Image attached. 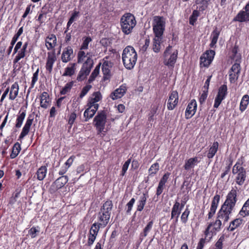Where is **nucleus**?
I'll return each mask as SVG.
<instances>
[{
    "mask_svg": "<svg viewBox=\"0 0 249 249\" xmlns=\"http://www.w3.org/2000/svg\"><path fill=\"white\" fill-rule=\"evenodd\" d=\"M237 200V191L235 189H232L228 193L226 200L217 213V218L223 220L224 224L229 220L230 215L235 207Z\"/></svg>",
    "mask_w": 249,
    "mask_h": 249,
    "instance_id": "1",
    "label": "nucleus"
},
{
    "mask_svg": "<svg viewBox=\"0 0 249 249\" xmlns=\"http://www.w3.org/2000/svg\"><path fill=\"white\" fill-rule=\"evenodd\" d=\"M136 24L135 18L133 15L130 13L124 14L121 18V29L124 35H128L131 33Z\"/></svg>",
    "mask_w": 249,
    "mask_h": 249,
    "instance_id": "2",
    "label": "nucleus"
},
{
    "mask_svg": "<svg viewBox=\"0 0 249 249\" xmlns=\"http://www.w3.org/2000/svg\"><path fill=\"white\" fill-rule=\"evenodd\" d=\"M165 19L163 17L156 16L153 18V30L156 37H162L165 28Z\"/></svg>",
    "mask_w": 249,
    "mask_h": 249,
    "instance_id": "3",
    "label": "nucleus"
},
{
    "mask_svg": "<svg viewBox=\"0 0 249 249\" xmlns=\"http://www.w3.org/2000/svg\"><path fill=\"white\" fill-rule=\"evenodd\" d=\"M106 122L107 115L106 112L104 110L98 111L93 119L94 124L98 134L104 132Z\"/></svg>",
    "mask_w": 249,
    "mask_h": 249,
    "instance_id": "4",
    "label": "nucleus"
},
{
    "mask_svg": "<svg viewBox=\"0 0 249 249\" xmlns=\"http://www.w3.org/2000/svg\"><path fill=\"white\" fill-rule=\"evenodd\" d=\"M122 59L123 62H136L137 54L132 46H127L124 49Z\"/></svg>",
    "mask_w": 249,
    "mask_h": 249,
    "instance_id": "5",
    "label": "nucleus"
},
{
    "mask_svg": "<svg viewBox=\"0 0 249 249\" xmlns=\"http://www.w3.org/2000/svg\"><path fill=\"white\" fill-rule=\"evenodd\" d=\"M227 90L228 89L226 85L223 84L219 87L217 94L214 100L213 105L214 108H218L222 101L226 98L228 94Z\"/></svg>",
    "mask_w": 249,
    "mask_h": 249,
    "instance_id": "6",
    "label": "nucleus"
},
{
    "mask_svg": "<svg viewBox=\"0 0 249 249\" xmlns=\"http://www.w3.org/2000/svg\"><path fill=\"white\" fill-rule=\"evenodd\" d=\"M68 177L67 176H62L58 178L51 185L50 191L51 193H54L58 189L63 187L68 181Z\"/></svg>",
    "mask_w": 249,
    "mask_h": 249,
    "instance_id": "7",
    "label": "nucleus"
},
{
    "mask_svg": "<svg viewBox=\"0 0 249 249\" xmlns=\"http://www.w3.org/2000/svg\"><path fill=\"white\" fill-rule=\"evenodd\" d=\"M233 20L240 22L249 21V8L245 5L243 10L240 11L234 18Z\"/></svg>",
    "mask_w": 249,
    "mask_h": 249,
    "instance_id": "8",
    "label": "nucleus"
},
{
    "mask_svg": "<svg viewBox=\"0 0 249 249\" xmlns=\"http://www.w3.org/2000/svg\"><path fill=\"white\" fill-rule=\"evenodd\" d=\"M92 64L93 63H83L82 67L77 77V80L81 81L87 77L93 67Z\"/></svg>",
    "mask_w": 249,
    "mask_h": 249,
    "instance_id": "9",
    "label": "nucleus"
},
{
    "mask_svg": "<svg viewBox=\"0 0 249 249\" xmlns=\"http://www.w3.org/2000/svg\"><path fill=\"white\" fill-rule=\"evenodd\" d=\"M178 95L176 90L172 91L169 96L167 102V108L168 110H173L178 103Z\"/></svg>",
    "mask_w": 249,
    "mask_h": 249,
    "instance_id": "10",
    "label": "nucleus"
},
{
    "mask_svg": "<svg viewBox=\"0 0 249 249\" xmlns=\"http://www.w3.org/2000/svg\"><path fill=\"white\" fill-rule=\"evenodd\" d=\"M197 108L196 102L193 99L188 105L185 111V118L187 119L191 118L195 114Z\"/></svg>",
    "mask_w": 249,
    "mask_h": 249,
    "instance_id": "11",
    "label": "nucleus"
},
{
    "mask_svg": "<svg viewBox=\"0 0 249 249\" xmlns=\"http://www.w3.org/2000/svg\"><path fill=\"white\" fill-rule=\"evenodd\" d=\"M212 226V223H210L209 224L208 227H207L204 234L205 235V238L200 239L199 242L198 244L196 249H202L204 247V244L206 242H209L210 241L211 239L213 236V233L210 234V229Z\"/></svg>",
    "mask_w": 249,
    "mask_h": 249,
    "instance_id": "12",
    "label": "nucleus"
},
{
    "mask_svg": "<svg viewBox=\"0 0 249 249\" xmlns=\"http://www.w3.org/2000/svg\"><path fill=\"white\" fill-rule=\"evenodd\" d=\"M34 120V115L30 114L29 115L28 119L26 122L25 124L22 128V131L19 136V139H22L25 136H26L29 131L30 127L33 123Z\"/></svg>",
    "mask_w": 249,
    "mask_h": 249,
    "instance_id": "13",
    "label": "nucleus"
},
{
    "mask_svg": "<svg viewBox=\"0 0 249 249\" xmlns=\"http://www.w3.org/2000/svg\"><path fill=\"white\" fill-rule=\"evenodd\" d=\"M45 46L48 50L53 49L57 45V38L55 35L50 34L45 39Z\"/></svg>",
    "mask_w": 249,
    "mask_h": 249,
    "instance_id": "14",
    "label": "nucleus"
},
{
    "mask_svg": "<svg viewBox=\"0 0 249 249\" xmlns=\"http://www.w3.org/2000/svg\"><path fill=\"white\" fill-rule=\"evenodd\" d=\"M229 57L231 59V62H240L241 59V55L239 53V47L237 45L235 46L232 48L231 51L229 53Z\"/></svg>",
    "mask_w": 249,
    "mask_h": 249,
    "instance_id": "15",
    "label": "nucleus"
},
{
    "mask_svg": "<svg viewBox=\"0 0 249 249\" xmlns=\"http://www.w3.org/2000/svg\"><path fill=\"white\" fill-rule=\"evenodd\" d=\"M126 87L125 85H122L120 87L116 89L114 92H112L110 97L113 100H116L121 98L125 93Z\"/></svg>",
    "mask_w": 249,
    "mask_h": 249,
    "instance_id": "16",
    "label": "nucleus"
},
{
    "mask_svg": "<svg viewBox=\"0 0 249 249\" xmlns=\"http://www.w3.org/2000/svg\"><path fill=\"white\" fill-rule=\"evenodd\" d=\"M215 51L212 50L206 51L200 58V62H212L215 55Z\"/></svg>",
    "mask_w": 249,
    "mask_h": 249,
    "instance_id": "17",
    "label": "nucleus"
},
{
    "mask_svg": "<svg viewBox=\"0 0 249 249\" xmlns=\"http://www.w3.org/2000/svg\"><path fill=\"white\" fill-rule=\"evenodd\" d=\"M200 162V160L197 157L191 158L189 159L188 160L185 161V164L184 165V169L189 171L196 165L198 163Z\"/></svg>",
    "mask_w": 249,
    "mask_h": 249,
    "instance_id": "18",
    "label": "nucleus"
},
{
    "mask_svg": "<svg viewBox=\"0 0 249 249\" xmlns=\"http://www.w3.org/2000/svg\"><path fill=\"white\" fill-rule=\"evenodd\" d=\"M110 217V214H108L107 212H103L102 211L100 210L98 213V218L101 222L100 223V225L103 226V227H106L109 222Z\"/></svg>",
    "mask_w": 249,
    "mask_h": 249,
    "instance_id": "19",
    "label": "nucleus"
},
{
    "mask_svg": "<svg viewBox=\"0 0 249 249\" xmlns=\"http://www.w3.org/2000/svg\"><path fill=\"white\" fill-rule=\"evenodd\" d=\"M73 56V50L71 47H68L64 50L62 54L63 62H67L71 60Z\"/></svg>",
    "mask_w": 249,
    "mask_h": 249,
    "instance_id": "20",
    "label": "nucleus"
},
{
    "mask_svg": "<svg viewBox=\"0 0 249 249\" xmlns=\"http://www.w3.org/2000/svg\"><path fill=\"white\" fill-rule=\"evenodd\" d=\"M111 52L109 56H106L104 58V62H111L112 61H115L120 59V56L118 52L115 49L109 50Z\"/></svg>",
    "mask_w": 249,
    "mask_h": 249,
    "instance_id": "21",
    "label": "nucleus"
},
{
    "mask_svg": "<svg viewBox=\"0 0 249 249\" xmlns=\"http://www.w3.org/2000/svg\"><path fill=\"white\" fill-rule=\"evenodd\" d=\"M219 35L220 31L218 30L217 27H215L212 32L211 36V41L210 44V47L211 48H214L216 47V44L217 42Z\"/></svg>",
    "mask_w": 249,
    "mask_h": 249,
    "instance_id": "22",
    "label": "nucleus"
},
{
    "mask_svg": "<svg viewBox=\"0 0 249 249\" xmlns=\"http://www.w3.org/2000/svg\"><path fill=\"white\" fill-rule=\"evenodd\" d=\"M19 87L17 82L14 83L11 88L9 99L11 100H14L17 96L18 92Z\"/></svg>",
    "mask_w": 249,
    "mask_h": 249,
    "instance_id": "23",
    "label": "nucleus"
},
{
    "mask_svg": "<svg viewBox=\"0 0 249 249\" xmlns=\"http://www.w3.org/2000/svg\"><path fill=\"white\" fill-rule=\"evenodd\" d=\"M179 205L180 203L178 201H176L173 205L171 211V219L174 218L175 216L177 218L178 217L181 211L179 209Z\"/></svg>",
    "mask_w": 249,
    "mask_h": 249,
    "instance_id": "24",
    "label": "nucleus"
},
{
    "mask_svg": "<svg viewBox=\"0 0 249 249\" xmlns=\"http://www.w3.org/2000/svg\"><path fill=\"white\" fill-rule=\"evenodd\" d=\"M49 102V95L47 92L44 91L40 95V106L44 108H47Z\"/></svg>",
    "mask_w": 249,
    "mask_h": 249,
    "instance_id": "25",
    "label": "nucleus"
},
{
    "mask_svg": "<svg viewBox=\"0 0 249 249\" xmlns=\"http://www.w3.org/2000/svg\"><path fill=\"white\" fill-rule=\"evenodd\" d=\"M239 214L243 217L249 215V198L243 205Z\"/></svg>",
    "mask_w": 249,
    "mask_h": 249,
    "instance_id": "26",
    "label": "nucleus"
},
{
    "mask_svg": "<svg viewBox=\"0 0 249 249\" xmlns=\"http://www.w3.org/2000/svg\"><path fill=\"white\" fill-rule=\"evenodd\" d=\"M209 0H196L195 3L196 5H199V6L197 7V9H198L200 11L205 10L208 6Z\"/></svg>",
    "mask_w": 249,
    "mask_h": 249,
    "instance_id": "27",
    "label": "nucleus"
},
{
    "mask_svg": "<svg viewBox=\"0 0 249 249\" xmlns=\"http://www.w3.org/2000/svg\"><path fill=\"white\" fill-rule=\"evenodd\" d=\"M113 204L111 200H107L106 201L102 207L101 208L100 210L103 212H107V213L111 214V211L112 209Z\"/></svg>",
    "mask_w": 249,
    "mask_h": 249,
    "instance_id": "28",
    "label": "nucleus"
},
{
    "mask_svg": "<svg viewBox=\"0 0 249 249\" xmlns=\"http://www.w3.org/2000/svg\"><path fill=\"white\" fill-rule=\"evenodd\" d=\"M96 113V110H93L90 106L86 109L84 113V117L85 118V121L87 122L89 119L93 117Z\"/></svg>",
    "mask_w": 249,
    "mask_h": 249,
    "instance_id": "29",
    "label": "nucleus"
},
{
    "mask_svg": "<svg viewBox=\"0 0 249 249\" xmlns=\"http://www.w3.org/2000/svg\"><path fill=\"white\" fill-rule=\"evenodd\" d=\"M47 168L45 166H41L36 172L37 178L39 180H42L46 177Z\"/></svg>",
    "mask_w": 249,
    "mask_h": 249,
    "instance_id": "30",
    "label": "nucleus"
},
{
    "mask_svg": "<svg viewBox=\"0 0 249 249\" xmlns=\"http://www.w3.org/2000/svg\"><path fill=\"white\" fill-rule=\"evenodd\" d=\"M243 220L241 218H236L231 221L228 228V230L230 231H233L236 228L239 227L243 222Z\"/></svg>",
    "mask_w": 249,
    "mask_h": 249,
    "instance_id": "31",
    "label": "nucleus"
},
{
    "mask_svg": "<svg viewBox=\"0 0 249 249\" xmlns=\"http://www.w3.org/2000/svg\"><path fill=\"white\" fill-rule=\"evenodd\" d=\"M218 147V143L217 142H215L213 143L212 147H210L209 152L207 154V157L209 159H212L215 155L217 151Z\"/></svg>",
    "mask_w": 249,
    "mask_h": 249,
    "instance_id": "32",
    "label": "nucleus"
},
{
    "mask_svg": "<svg viewBox=\"0 0 249 249\" xmlns=\"http://www.w3.org/2000/svg\"><path fill=\"white\" fill-rule=\"evenodd\" d=\"M220 196L219 195H216L213 198L210 208V212L215 213L217 208L218 204L220 200Z\"/></svg>",
    "mask_w": 249,
    "mask_h": 249,
    "instance_id": "33",
    "label": "nucleus"
},
{
    "mask_svg": "<svg viewBox=\"0 0 249 249\" xmlns=\"http://www.w3.org/2000/svg\"><path fill=\"white\" fill-rule=\"evenodd\" d=\"M249 103V96L245 95L242 97L240 104V110L241 112L244 111L247 108Z\"/></svg>",
    "mask_w": 249,
    "mask_h": 249,
    "instance_id": "34",
    "label": "nucleus"
},
{
    "mask_svg": "<svg viewBox=\"0 0 249 249\" xmlns=\"http://www.w3.org/2000/svg\"><path fill=\"white\" fill-rule=\"evenodd\" d=\"M200 11L197 9L193 11L192 15L189 18V24L191 25H194L196 23L198 17L200 16Z\"/></svg>",
    "mask_w": 249,
    "mask_h": 249,
    "instance_id": "35",
    "label": "nucleus"
},
{
    "mask_svg": "<svg viewBox=\"0 0 249 249\" xmlns=\"http://www.w3.org/2000/svg\"><path fill=\"white\" fill-rule=\"evenodd\" d=\"M246 177V170L238 173L236 178V182L239 185H242L245 182Z\"/></svg>",
    "mask_w": 249,
    "mask_h": 249,
    "instance_id": "36",
    "label": "nucleus"
},
{
    "mask_svg": "<svg viewBox=\"0 0 249 249\" xmlns=\"http://www.w3.org/2000/svg\"><path fill=\"white\" fill-rule=\"evenodd\" d=\"M21 150L20 145L18 142H16L12 149V153L10 155L11 159L15 158L19 154Z\"/></svg>",
    "mask_w": 249,
    "mask_h": 249,
    "instance_id": "37",
    "label": "nucleus"
},
{
    "mask_svg": "<svg viewBox=\"0 0 249 249\" xmlns=\"http://www.w3.org/2000/svg\"><path fill=\"white\" fill-rule=\"evenodd\" d=\"M153 225V221L152 220L149 221L147 223L146 227L144 228V229L143 230V232L140 234L141 238L142 237H145L146 236H147L148 233L151 231V230L152 228Z\"/></svg>",
    "mask_w": 249,
    "mask_h": 249,
    "instance_id": "38",
    "label": "nucleus"
},
{
    "mask_svg": "<svg viewBox=\"0 0 249 249\" xmlns=\"http://www.w3.org/2000/svg\"><path fill=\"white\" fill-rule=\"evenodd\" d=\"M147 197L145 194H143L142 196H141L140 199L139 201V204L137 206V211H142L146 203Z\"/></svg>",
    "mask_w": 249,
    "mask_h": 249,
    "instance_id": "39",
    "label": "nucleus"
},
{
    "mask_svg": "<svg viewBox=\"0 0 249 249\" xmlns=\"http://www.w3.org/2000/svg\"><path fill=\"white\" fill-rule=\"evenodd\" d=\"M102 63H99V65L97 66L94 71L91 73L90 76L89 77V79L88 80V83H91L94 80L96 77L98 75V74L99 73V70L100 67Z\"/></svg>",
    "mask_w": 249,
    "mask_h": 249,
    "instance_id": "40",
    "label": "nucleus"
},
{
    "mask_svg": "<svg viewBox=\"0 0 249 249\" xmlns=\"http://www.w3.org/2000/svg\"><path fill=\"white\" fill-rule=\"evenodd\" d=\"M161 39L162 37H156L155 36L153 39V50L156 53H158L160 50V42Z\"/></svg>",
    "mask_w": 249,
    "mask_h": 249,
    "instance_id": "41",
    "label": "nucleus"
},
{
    "mask_svg": "<svg viewBox=\"0 0 249 249\" xmlns=\"http://www.w3.org/2000/svg\"><path fill=\"white\" fill-rule=\"evenodd\" d=\"M26 116V111L24 110L21 113H19V115H18L17 119V122L16 124V127L17 128H19L22 125L23 121Z\"/></svg>",
    "mask_w": 249,
    "mask_h": 249,
    "instance_id": "42",
    "label": "nucleus"
},
{
    "mask_svg": "<svg viewBox=\"0 0 249 249\" xmlns=\"http://www.w3.org/2000/svg\"><path fill=\"white\" fill-rule=\"evenodd\" d=\"M75 63H73L71 67H68L65 69V72L62 76H72L75 72Z\"/></svg>",
    "mask_w": 249,
    "mask_h": 249,
    "instance_id": "43",
    "label": "nucleus"
},
{
    "mask_svg": "<svg viewBox=\"0 0 249 249\" xmlns=\"http://www.w3.org/2000/svg\"><path fill=\"white\" fill-rule=\"evenodd\" d=\"M93 97L89 101V104H94L99 102L102 98V95L100 92H94L92 94Z\"/></svg>",
    "mask_w": 249,
    "mask_h": 249,
    "instance_id": "44",
    "label": "nucleus"
},
{
    "mask_svg": "<svg viewBox=\"0 0 249 249\" xmlns=\"http://www.w3.org/2000/svg\"><path fill=\"white\" fill-rule=\"evenodd\" d=\"M88 57L84 51L81 50L78 53V62H88Z\"/></svg>",
    "mask_w": 249,
    "mask_h": 249,
    "instance_id": "45",
    "label": "nucleus"
},
{
    "mask_svg": "<svg viewBox=\"0 0 249 249\" xmlns=\"http://www.w3.org/2000/svg\"><path fill=\"white\" fill-rule=\"evenodd\" d=\"M159 170V164L156 162L152 164L148 170L149 176H153L155 175Z\"/></svg>",
    "mask_w": 249,
    "mask_h": 249,
    "instance_id": "46",
    "label": "nucleus"
},
{
    "mask_svg": "<svg viewBox=\"0 0 249 249\" xmlns=\"http://www.w3.org/2000/svg\"><path fill=\"white\" fill-rule=\"evenodd\" d=\"M73 81H71V82H69L67 84H66V85L65 86V87L60 91V94L61 95L66 94L68 92H69L71 90V88L73 86Z\"/></svg>",
    "mask_w": 249,
    "mask_h": 249,
    "instance_id": "47",
    "label": "nucleus"
},
{
    "mask_svg": "<svg viewBox=\"0 0 249 249\" xmlns=\"http://www.w3.org/2000/svg\"><path fill=\"white\" fill-rule=\"evenodd\" d=\"M18 54L16 55L13 62H18L20 59L25 56L26 50L21 48L20 51H18Z\"/></svg>",
    "mask_w": 249,
    "mask_h": 249,
    "instance_id": "48",
    "label": "nucleus"
},
{
    "mask_svg": "<svg viewBox=\"0 0 249 249\" xmlns=\"http://www.w3.org/2000/svg\"><path fill=\"white\" fill-rule=\"evenodd\" d=\"M189 214L190 210L188 207H187L181 216V220L183 224H186L187 223Z\"/></svg>",
    "mask_w": 249,
    "mask_h": 249,
    "instance_id": "49",
    "label": "nucleus"
},
{
    "mask_svg": "<svg viewBox=\"0 0 249 249\" xmlns=\"http://www.w3.org/2000/svg\"><path fill=\"white\" fill-rule=\"evenodd\" d=\"M92 40L90 36H87L84 38L83 42L81 46L80 50H86L88 48L89 44Z\"/></svg>",
    "mask_w": 249,
    "mask_h": 249,
    "instance_id": "50",
    "label": "nucleus"
},
{
    "mask_svg": "<svg viewBox=\"0 0 249 249\" xmlns=\"http://www.w3.org/2000/svg\"><path fill=\"white\" fill-rule=\"evenodd\" d=\"M231 70L236 74V79L238 77V75L240 72L241 67L240 63H234V65L231 67Z\"/></svg>",
    "mask_w": 249,
    "mask_h": 249,
    "instance_id": "51",
    "label": "nucleus"
},
{
    "mask_svg": "<svg viewBox=\"0 0 249 249\" xmlns=\"http://www.w3.org/2000/svg\"><path fill=\"white\" fill-rule=\"evenodd\" d=\"M245 170V169L239 163H236L233 166L232 170V174L235 175L238 173H240L241 172Z\"/></svg>",
    "mask_w": 249,
    "mask_h": 249,
    "instance_id": "52",
    "label": "nucleus"
},
{
    "mask_svg": "<svg viewBox=\"0 0 249 249\" xmlns=\"http://www.w3.org/2000/svg\"><path fill=\"white\" fill-rule=\"evenodd\" d=\"M52 8L51 7L49 4H45L41 8L40 12L45 15V16L48 13L51 12Z\"/></svg>",
    "mask_w": 249,
    "mask_h": 249,
    "instance_id": "53",
    "label": "nucleus"
},
{
    "mask_svg": "<svg viewBox=\"0 0 249 249\" xmlns=\"http://www.w3.org/2000/svg\"><path fill=\"white\" fill-rule=\"evenodd\" d=\"M150 44V40L149 39H146L145 40L144 44H143L142 46H141L140 48L139 52L142 53H144L146 50H147Z\"/></svg>",
    "mask_w": 249,
    "mask_h": 249,
    "instance_id": "54",
    "label": "nucleus"
},
{
    "mask_svg": "<svg viewBox=\"0 0 249 249\" xmlns=\"http://www.w3.org/2000/svg\"><path fill=\"white\" fill-rule=\"evenodd\" d=\"M100 227L102 226L100 225V223L97 224L95 223L92 225L90 231H91L92 234L97 235Z\"/></svg>",
    "mask_w": 249,
    "mask_h": 249,
    "instance_id": "55",
    "label": "nucleus"
},
{
    "mask_svg": "<svg viewBox=\"0 0 249 249\" xmlns=\"http://www.w3.org/2000/svg\"><path fill=\"white\" fill-rule=\"evenodd\" d=\"M131 159H128L124 163V165H123V167H122V172H121V175L122 176H124L128 168V166L131 162Z\"/></svg>",
    "mask_w": 249,
    "mask_h": 249,
    "instance_id": "56",
    "label": "nucleus"
},
{
    "mask_svg": "<svg viewBox=\"0 0 249 249\" xmlns=\"http://www.w3.org/2000/svg\"><path fill=\"white\" fill-rule=\"evenodd\" d=\"M80 15V12L75 9L73 11L69 19L72 22H74L76 20Z\"/></svg>",
    "mask_w": 249,
    "mask_h": 249,
    "instance_id": "57",
    "label": "nucleus"
},
{
    "mask_svg": "<svg viewBox=\"0 0 249 249\" xmlns=\"http://www.w3.org/2000/svg\"><path fill=\"white\" fill-rule=\"evenodd\" d=\"M92 86L91 85H87L84 87L80 94V98H82L89 91V90L91 88Z\"/></svg>",
    "mask_w": 249,
    "mask_h": 249,
    "instance_id": "58",
    "label": "nucleus"
},
{
    "mask_svg": "<svg viewBox=\"0 0 249 249\" xmlns=\"http://www.w3.org/2000/svg\"><path fill=\"white\" fill-rule=\"evenodd\" d=\"M178 51H175L172 54H171L170 58L167 62H176L178 57Z\"/></svg>",
    "mask_w": 249,
    "mask_h": 249,
    "instance_id": "59",
    "label": "nucleus"
},
{
    "mask_svg": "<svg viewBox=\"0 0 249 249\" xmlns=\"http://www.w3.org/2000/svg\"><path fill=\"white\" fill-rule=\"evenodd\" d=\"M170 175V173L169 172L165 173L161 178L159 183L163 185H165V183L167 182L168 179L169 178Z\"/></svg>",
    "mask_w": 249,
    "mask_h": 249,
    "instance_id": "60",
    "label": "nucleus"
},
{
    "mask_svg": "<svg viewBox=\"0 0 249 249\" xmlns=\"http://www.w3.org/2000/svg\"><path fill=\"white\" fill-rule=\"evenodd\" d=\"M222 225L221 220L219 219H217L213 224H212V226L213 225V230L215 231H219L221 229V226Z\"/></svg>",
    "mask_w": 249,
    "mask_h": 249,
    "instance_id": "61",
    "label": "nucleus"
},
{
    "mask_svg": "<svg viewBox=\"0 0 249 249\" xmlns=\"http://www.w3.org/2000/svg\"><path fill=\"white\" fill-rule=\"evenodd\" d=\"M96 235H94V234H92V233L90 231L88 239V241L87 243V245L89 246H90L92 245L94 242L95 239H96Z\"/></svg>",
    "mask_w": 249,
    "mask_h": 249,
    "instance_id": "62",
    "label": "nucleus"
},
{
    "mask_svg": "<svg viewBox=\"0 0 249 249\" xmlns=\"http://www.w3.org/2000/svg\"><path fill=\"white\" fill-rule=\"evenodd\" d=\"M224 240V236L222 235L220 236L219 239L218 240L217 242L215 244V247L216 249H222V243Z\"/></svg>",
    "mask_w": 249,
    "mask_h": 249,
    "instance_id": "63",
    "label": "nucleus"
},
{
    "mask_svg": "<svg viewBox=\"0 0 249 249\" xmlns=\"http://www.w3.org/2000/svg\"><path fill=\"white\" fill-rule=\"evenodd\" d=\"M39 231V230L36 227H32L29 231V234L31 235L32 238H35L36 236L37 233H38Z\"/></svg>",
    "mask_w": 249,
    "mask_h": 249,
    "instance_id": "64",
    "label": "nucleus"
}]
</instances>
